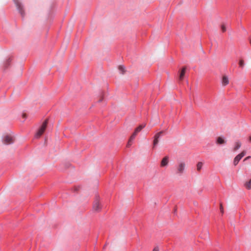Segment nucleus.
Returning a JSON list of instances; mask_svg holds the SVG:
<instances>
[{
	"mask_svg": "<svg viewBox=\"0 0 251 251\" xmlns=\"http://www.w3.org/2000/svg\"><path fill=\"white\" fill-rule=\"evenodd\" d=\"M146 126L145 124H142L139 126H138L135 129L134 132L133 133V134L131 135L128 142L127 144V147H129L132 144V141L135 139L136 136L137 135V133L140 132L144 127H145Z\"/></svg>",
	"mask_w": 251,
	"mask_h": 251,
	"instance_id": "1",
	"label": "nucleus"
},
{
	"mask_svg": "<svg viewBox=\"0 0 251 251\" xmlns=\"http://www.w3.org/2000/svg\"><path fill=\"white\" fill-rule=\"evenodd\" d=\"M48 120L46 119L44 122L43 123L42 126L39 128L37 132L35 135V138H40L41 135L44 133V131H45L47 125H48Z\"/></svg>",
	"mask_w": 251,
	"mask_h": 251,
	"instance_id": "2",
	"label": "nucleus"
},
{
	"mask_svg": "<svg viewBox=\"0 0 251 251\" xmlns=\"http://www.w3.org/2000/svg\"><path fill=\"white\" fill-rule=\"evenodd\" d=\"M14 139L13 137L10 135H6L3 138V142L4 144H11L14 142Z\"/></svg>",
	"mask_w": 251,
	"mask_h": 251,
	"instance_id": "3",
	"label": "nucleus"
},
{
	"mask_svg": "<svg viewBox=\"0 0 251 251\" xmlns=\"http://www.w3.org/2000/svg\"><path fill=\"white\" fill-rule=\"evenodd\" d=\"M99 197H96V199L93 203V209L95 211H99L101 209V206L99 202Z\"/></svg>",
	"mask_w": 251,
	"mask_h": 251,
	"instance_id": "4",
	"label": "nucleus"
},
{
	"mask_svg": "<svg viewBox=\"0 0 251 251\" xmlns=\"http://www.w3.org/2000/svg\"><path fill=\"white\" fill-rule=\"evenodd\" d=\"M164 133L163 131H161L157 133L154 137V140L153 142V148H154L158 143L159 138L160 137L161 135Z\"/></svg>",
	"mask_w": 251,
	"mask_h": 251,
	"instance_id": "5",
	"label": "nucleus"
},
{
	"mask_svg": "<svg viewBox=\"0 0 251 251\" xmlns=\"http://www.w3.org/2000/svg\"><path fill=\"white\" fill-rule=\"evenodd\" d=\"M245 155V152L242 151L239 154H238L234 159L233 164L235 166L237 165L240 160L244 157Z\"/></svg>",
	"mask_w": 251,
	"mask_h": 251,
	"instance_id": "6",
	"label": "nucleus"
},
{
	"mask_svg": "<svg viewBox=\"0 0 251 251\" xmlns=\"http://www.w3.org/2000/svg\"><path fill=\"white\" fill-rule=\"evenodd\" d=\"M185 164L184 162H181L177 167L176 173L182 174L185 169Z\"/></svg>",
	"mask_w": 251,
	"mask_h": 251,
	"instance_id": "7",
	"label": "nucleus"
},
{
	"mask_svg": "<svg viewBox=\"0 0 251 251\" xmlns=\"http://www.w3.org/2000/svg\"><path fill=\"white\" fill-rule=\"evenodd\" d=\"M186 70V67H183L182 69H181V72L179 74V78H178V80L179 82L183 80L184 75L185 74Z\"/></svg>",
	"mask_w": 251,
	"mask_h": 251,
	"instance_id": "8",
	"label": "nucleus"
},
{
	"mask_svg": "<svg viewBox=\"0 0 251 251\" xmlns=\"http://www.w3.org/2000/svg\"><path fill=\"white\" fill-rule=\"evenodd\" d=\"M169 162V157L166 156L164 157L161 162V167H164L168 165Z\"/></svg>",
	"mask_w": 251,
	"mask_h": 251,
	"instance_id": "9",
	"label": "nucleus"
},
{
	"mask_svg": "<svg viewBox=\"0 0 251 251\" xmlns=\"http://www.w3.org/2000/svg\"><path fill=\"white\" fill-rule=\"evenodd\" d=\"M229 83L228 78L226 76H224L222 78V84L223 85L226 86Z\"/></svg>",
	"mask_w": 251,
	"mask_h": 251,
	"instance_id": "10",
	"label": "nucleus"
},
{
	"mask_svg": "<svg viewBox=\"0 0 251 251\" xmlns=\"http://www.w3.org/2000/svg\"><path fill=\"white\" fill-rule=\"evenodd\" d=\"M17 6L18 7L19 12L21 13V15L23 16L24 14V11L22 6L18 3L17 4Z\"/></svg>",
	"mask_w": 251,
	"mask_h": 251,
	"instance_id": "11",
	"label": "nucleus"
},
{
	"mask_svg": "<svg viewBox=\"0 0 251 251\" xmlns=\"http://www.w3.org/2000/svg\"><path fill=\"white\" fill-rule=\"evenodd\" d=\"M217 144H223L226 143L225 140L221 137H218L216 141Z\"/></svg>",
	"mask_w": 251,
	"mask_h": 251,
	"instance_id": "12",
	"label": "nucleus"
},
{
	"mask_svg": "<svg viewBox=\"0 0 251 251\" xmlns=\"http://www.w3.org/2000/svg\"><path fill=\"white\" fill-rule=\"evenodd\" d=\"M241 144L240 142L238 141L235 143L234 151L238 150L241 147Z\"/></svg>",
	"mask_w": 251,
	"mask_h": 251,
	"instance_id": "13",
	"label": "nucleus"
},
{
	"mask_svg": "<svg viewBox=\"0 0 251 251\" xmlns=\"http://www.w3.org/2000/svg\"><path fill=\"white\" fill-rule=\"evenodd\" d=\"M12 58H9L7 60H6L5 64H4V67L5 68H8V67L10 65V62H11L12 61Z\"/></svg>",
	"mask_w": 251,
	"mask_h": 251,
	"instance_id": "14",
	"label": "nucleus"
},
{
	"mask_svg": "<svg viewBox=\"0 0 251 251\" xmlns=\"http://www.w3.org/2000/svg\"><path fill=\"white\" fill-rule=\"evenodd\" d=\"M118 69H119V71L122 74H124L125 73V72H126L125 68V67L124 66H122V65L119 66V67H118Z\"/></svg>",
	"mask_w": 251,
	"mask_h": 251,
	"instance_id": "15",
	"label": "nucleus"
},
{
	"mask_svg": "<svg viewBox=\"0 0 251 251\" xmlns=\"http://www.w3.org/2000/svg\"><path fill=\"white\" fill-rule=\"evenodd\" d=\"M202 163L201 162H199L198 163L197 165V169L198 171H200L201 170L202 167Z\"/></svg>",
	"mask_w": 251,
	"mask_h": 251,
	"instance_id": "16",
	"label": "nucleus"
},
{
	"mask_svg": "<svg viewBox=\"0 0 251 251\" xmlns=\"http://www.w3.org/2000/svg\"><path fill=\"white\" fill-rule=\"evenodd\" d=\"M239 65L240 67L243 68V67L244 66V61L242 59L240 60Z\"/></svg>",
	"mask_w": 251,
	"mask_h": 251,
	"instance_id": "17",
	"label": "nucleus"
},
{
	"mask_svg": "<svg viewBox=\"0 0 251 251\" xmlns=\"http://www.w3.org/2000/svg\"><path fill=\"white\" fill-rule=\"evenodd\" d=\"M220 212H221L222 215H223L224 213V207L221 203H220Z\"/></svg>",
	"mask_w": 251,
	"mask_h": 251,
	"instance_id": "18",
	"label": "nucleus"
},
{
	"mask_svg": "<svg viewBox=\"0 0 251 251\" xmlns=\"http://www.w3.org/2000/svg\"><path fill=\"white\" fill-rule=\"evenodd\" d=\"M221 29H222V31L223 32H224L226 31V28L225 27V26L223 25L222 26H221Z\"/></svg>",
	"mask_w": 251,
	"mask_h": 251,
	"instance_id": "19",
	"label": "nucleus"
},
{
	"mask_svg": "<svg viewBox=\"0 0 251 251\" xmlns=\"http://www.w3.org/2000/svg\"><path fill=\"white\" fill-rule=\"evenodd\" d=\"M22 117L24 119H25L27 117L26 114L25 113H23Z\"/></svg>",
	"mask_w": 251,
	"mask_h": 251,
	"instance_id": "20",
	"label": "nucleus"
},
{
	"mask_svg": "<svg viewBox=\"0 0 251 251\" xmlns=\"http://www.w3.org/2000/svg\"><path fill=\"white\" fill-rule=\"evenodd\" d=\"M79 189V186L75 187V191H77Z\"/></svg>",
	"mask_w": 251,
	"mask_h": 251,
	"instance_id": "21",
	"label": "nucleus"
},
{
	"mask_svg": "<svg viewBox=\"0 0 251 251\" xmlns=\"http://www.w3.org/2000/svg\"><path fill=\"white\" fill-rule=\"evenodd\" d=\"M152 251H159V249L158 247H155L154 248Z\"/></svg>",
	"mask_w": 251,
	"mask_h": 251,
	"instance_id": "22",
	"label": "nucleus"
},
{
	"mask_svg": "<svg viewBox=\"0 0 251 251\" xmlns=\"http://www.w3.org/2000/svg\"><path fill=\"white\" fill-rule=\"evenodd\" d=\"M250 158V156H248V157H246L244 159V161L249 159Z\"/></svg>",
	"mask_w": 251,
	"mask_h": 251,
	"instance_id": "23",
	"label": "nucleus"
},
{
	"mask_svg": "<svg viewBox=\"0 0 251 251\" xmlns=\"http://www.w3.org/2000/svg\"><path fill=\"white\" fill-rule=\"evenodd\" d=\"M249 140L250 142H251V136H250L249 138Z\"/></svg>",
	"mask_w": 251,
	"mask_h": 251,
	"instance_id": "24",
	"label": "nucleus"
},
{
	"mask_svg": "<svg viewBox=\"0 0 251 251\" xmlns=\"http://www.w3.org/2000/svg\"><path fill=\"white\" fill-rule=\"evenodd\" d=\"M102 99H100V100H99V102H100V101H102Z\"/></svg>",
	"mask_w": 251,
	"mask_h": 251,
	"instance_id": "25",
	"label": "nucleus"
},
{
	"mask_svg": "<svg viewBox=\"0 0 251 251\" xmlns=\"http://www.w3.org/2000/svg\"><path fill=\"white\" fill-rule=\"evenodd\" d=\"M250 44H251V40H250Z\"/></svg>",
	"mask_w": 251,
	"mask_h": 251,
	"instance_id": "26",
	"label": "nucleus"
}]
</instances>
